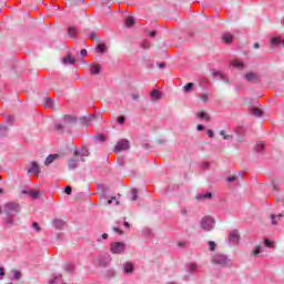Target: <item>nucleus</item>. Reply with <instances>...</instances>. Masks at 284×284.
Here are the masks:
<instances>
[{"instance_id": "6e6d98bb", "label": "nucleus", "mask_w": 284, "mask_h": 284, "mask_svg": "<svg viewBox=\"0 0 284 284\" xmlns=\"http://www.w3.org/2000/svg\"><path fill=\"white\" fill-rule=\"evenodd\" d=\"M97 139H98V141H100L101 143H104V141H105V135L100 134V135L97 136Z\"/></svg>"}, {"instance_id": "7ed1b4c3", "label": "nucleus", "mask_w": 284, "mask_h": 284, "mask_svg": "<svg viewBox=\"0 0 284 284\" xmlns=\"http://www.w3.org/2000/svg\"><path fill=\"white\" fill-rule=\"evenodd\" d=\"M111 253L112 254H125V243H123V242L111 243Z\"/></svg>"}, {"instance_id": "1a4fd4ad", "label": "nucleus", "mask_w": 284, "mask_h": 284, "mask_svg": "<svg viewBox=\"0 0 284 284\" xmlns=\"http://www.w3.org/2000/svg\"><path fill=\"white\" fill-rule=\"evenodd\" d=\"M241 241V234H239V230H233L229 234V242L232 243V245H239V242Z\"/></svg>"}, {"instance_id": "412c9836", "label": "nucleus", "mask_w": 284, "mask_h": 284, "mask_svg": "<svg viewBox=\"0 0 284 284\" xmlns=\"http://www.w3.org/2000/svg\"><path fill=\"white\" fill-rule=\"evenodd\" d=\"M90 72L91 74H94V75L101 74V65L94 64V63L90 64Z\"/></svg>"}, {"instance_id": "338daca9", "label": "nucleus", "mask_w": 284, "mask_h": 284, "mask_svg": "<svg viewBox=\"0 0 284 284\" xmlns=\"http://www.w3.org/2000/svg\"><path fill=\"white\" fill-rule=\"evenodd\" d=\"M202 168H203L204 170H207V168H210V163L203 162V163H202Z\"/></svg>"}, {"instance_id": "8fccbe9b", "label": "nucleus", "mask_w": 284, "mask_h": 284, "mask_svg": "<svg viewBox=\"0 0 284 284\" xmlns=\"http://www.w3.org/2000/svg\"><path fill=\"white\" fill-rule=\"evenodd\" d=\"M13 278H16V281H20V278H21V272H19V271H13Z\"/></svg>"}, {"instance_id": "bb28decb", "label": "nucleus", "mask_w": 284, "mask_h": 284, "mask_svg": "<svg viewBox=\"0 0 284 284\" xmlns=\"http://www.w3.org/2000/svg\"><path fill=\"white\" fill-rule=\"evenodd\" d=\"M54 130H55V132H58L59 134H63V132H65V124L55 122V123H54Z\"/></svg>"}, {"instance_id": "f704fd0d", "label": "nucleus", "mask_w": 284, "mask_h": 284, "mask_svg": "<svg viewBox=\"0 0 284 284\" xmlns=\"http://www.w3.org/2000/svg\"><path fill=\"white\" fill-rule=\"evenodd\" d=\"M3 136H8V126L0 125V139Z\"/></svg>"}, {"instance_id": "864d4df0", "label": "nucleus", "mask_w": 284, "mask_h": 284, "mask_svg": "<svg viewBox=\"0 0 284 284\" xmlns=\"http://www.w3.org/2000/svg\"><path fill=\"white\" fill-rule=\"evenodd\" d=\"M32 227L36 230V232H41V226H39V223L37 222H33Z\"/></svg>"}, {"instance_id": "69168bd1", "label": "nucleus", "mask_w": 284, "mask_h": 284, "mask_svg": "<svg viewBox=\"0 0 284 284\" xmlns=\"http://www.w3.org/2000/svg\"><path fill=\"white\" fill-rule=\"evenodd\" d=\"M181 215L182 216H187V209H182L181 210Z\"/></svg>"}, {"instance_id": "5fc2aeb1", "label": "nucleus", "mask_w": 284, "mask_h": 284, "mask_svg": "<svg viewBox=\"0 0 284 284\" xmlns=\"http://www.w3.org/2000/svg\"><path fill=\"white\" fill-rule=\"evenodd\" d=\"M272 225H278V222L276 221V214L271 215Z\"/></svg>"}, {"instance_id": "dca6fc26", "label": "nucleus", "mask_w": 284, "mask_h": 284, "mask_svg": "<svg viewBox=\"0 0 284 284\" xmlns=\"http://www.w3.org/2000/svg\"><path fill=\"white\" fill-rule=\"evenodd\" d=\"M22 194H28L31 199H39V196H41V193L38 190H23Z\"/></svg>"}, {"instance_id": "7c9ffc66", "label": "nucleus", "mask_w": 284, "mask_h": 284, "mask_svg": "<svg viewBox=\"0 0 284 284\" xmlns=\"http://www.w3.org/2000/svg\"><path fill=\"white\" fill-rule=\"evenodd\" d=\"M104 276L105 278H114V276H116V273L114 272V270H105Z\"/></svg>"}, {"instance_id": "6e6552de", "label": "nucleus", "mask_w": 284, "mask_h": 284, "mask_svg": "<svg viewBox=\"0 0 284 284\" xmlns=\"http://www.w3.org/2000/svg\"><path fill=\"white\" fill-rule=\"evenodd\" d=\"M62 123L64 124L65 128H71V125H75L77 116L70 115V114L63 115Z\"/></svg>"}, {"instance_id": "3c124183", "label": "nucleus", "mask_w": 284, "mask_h": 284, "mask_svg": "<svg viewBox=\"0 0 284 284\" xmlns=\"http://www.w3.org/2000/svg\"><path fill=\"white\" fill-rule=\"evenodd\" d=\"M209 247H210L211 252H214V250L216 247V243L214 241H210L209 242Z\"/></svg>"}, {"instance_id": "0eeeda50", "label": "nucleus", "mask_w": 284, "mask_h": 284, "mask_svg": "<svg viewBox=\"0 0 284 284\" xmlns=\"http://www.w3.org/2000/svg\"><path fill=\"white\" fill-rule=\"evenodd\" d=\"M244 79L248 83H258L261 81V75H258V73L256 72H247L246 74H244Z\"/></svg>"}, {"instance_id": "423d86ee", "label": "nucleus", "mask_w": 284, "mask_h": 284, "mask_svg": "<svg viewBox=\"0 0 284 284\" xmlns=\"http://www.w3.org/2000/svg\"><path fill=\"white\" fill-rule=\"evenodd\" d=\"M123 150H130V141L126 139L119 141L114 148V152H123Z\"/></svg>"}, {"instance_id": "6ab92c4d", "label": "nucleus", "mask_w": 284, "mask_h": 284, "mask_svg": "<svg viewBox=\"0 0 284 284\" xmlns=\"http://www.w3.org/2000/svg\"><path fill=\"white\" fill-rule=\"evenodd\" d=\"M185 270L189 274H194L195 272H197L199 265L195 263H190L186 265Z\"/></svg>"}, {"instance_id": "ea45409f", "label": "nucleus", "mask_w": 284, "mask_h": 284, "mask_svg": "<svg viewBox=\"0 0 284 284\" xmlns=\"http://www.w3.org/2000/svg\"><path fill=\"white\" fill-rule=\"evenodd\" d=\"M95 50L100 54H103V52H105V44H98Z\"/></svg>"}, {"instance_id": "2eb2a0df", "label": "nucleus", "mask_w": 284, "mask_h": 284, "mask_svg": "<svg viewBox=\"0 0 284 284\" xmlns=\"http://www.w3.org/2000/svg\"><path fill=\"white\" fill-rule=\"evenodd\" d=\"M52 225L55 227V230H63L65 227V221L61 219H54L52 221Z\"/></svg>"}, {"instance_id": "72a5a7b5", "label": "nucleus", "mask_w": 284, "mask_h": 284, "mask_svg": "<svg viewBox=\"0 0 284 284\" xmlns=\"http://www.w3.org/2000/svg\"><path fill=\"white\" fill-rule=\"evenodd\" d=\"M214 75L219 77L220 79H222V81H224L225 83H230V79L225 78V74H223L222 72L215 71Z\"/></svg>"}, {"instance_id": "9d476101", "label": "nucleus", "mask_w": 284, "mask_h": 284, "mask_svg": "<svg viewBox=\"0 0 284 284\" xmlns=\"http://www.w3.org/2000/svg\"><path fill=\"white\" fill-rule=\"evenodd\" d=\"M212 262L215 265H227V256L222 254L214 255Z\"/></svg>"}, {"instance_id": "774afa93", "label": "nucleus", "mask_w": 284, "mask_h": 284, "mask_svg": "<svg viewBox=\"0 0 284 284\" xmlns=\"http://www.w3.org/2000/svg\"><path fill=\"white\" fill-rule=\"evenodd\" d=\"M80 54H81V57H85V55L88 54V50L82 49V50L80 51Z\"/></svg>"}, {"instance_id": "f03ea898", "label": "nucleus", "mask_w": 284, "mask_h": 284, "mask_svg": "<svg viewBox=\"0 0 284 284\" xmlns=\"http://www.w3.org/2000/svg\"><path fill=\"white\" fill-rule=\"evenodd\" d=\"M97 265L100 267H108L110 265V262L112 261V256L110 254L104 253L97 257Z\"/></svg>"}, {"instance_id": "13d9d810", "label": "nucleus", "mask_w": 284, "mask_h": 284, "mask_svg": "<svg viewBox=\"0 0 284 284\" xmlns=\"http://www.w3.org/2000/svg\"><path fill=\"white\" fill-rule=\"evenodd\" d=\"M200 99L204 102L207 103V94L203 93L200 95Z\"/></svg>"}, {"instance_id": "a19ab883", "label": "nucleus", "mask_w": 284, "mask_h": 284, "mask_svg": "<svg viewBox=\"0 0 284 284\" xmlns=\"http://www.w3.org/2000/svg\"><path fill=\"white\" fill-rule=\"evenodd\" d=\"M151 43H150V41H148V40H144L143 42H142V44H141V47L143 48V50H150V48H151Z\"/></svg>"}, {"instance_id": "ddd939ff", "label": "nucleus", "mask_w": 284, "mask_h": 284, "mask_svg": "<svg viewBox=\"0 0 284 284\" xmlns=\"http://www.w3.org/2000/svg\"><path fill=\"white\" fill-rule=\"evenodd\" d=\"M95 116L94 115H89V116H82L80 118L81 125H85L87 128H90L92 125V122L94 121Z\"/></svg>"}, {"instance_id": "9b49d317", "label": "nucleus", "mask_w": 284, "mask_h": 284, "mask_svg": "<svg viewBox=\"0 0 284 284\" xmlns=\"http://www.w3.org/2000/svg\"><path fill=\"white\" fill-rule=\"evenodd\" d=\"M235 134L237 143H243V141H245V129H243V126H237L235 129Z\"/></svg>"}, {"instance_id": "39448f33", "label": "nucleus", "mask_w": 284, "mask_h": 284, "mask_svg": "<svg viewBox=\"0 0 284 284\" xmlns=\"http://www.w3.org/2000/svg\"><path fill=\"white\" fill-rule=\"evenodd\" d=\"M28 174H33L34 176H39L41 174V166L38 162H30L27 168Z\"/></svg>"}, {"instance_id": "aec40b11", "label": "nucleus", "mask_w": 284, "mask_h": 284, "mask_svg": "<svg viewBox=\"0 0 284 284\" xmlns=\"http://www.w3.org/2000/svg\"><path fill=\"white\" fill-rule=\"evenodd\" d=\"M250 113L253 115V116H257V118H261L263 116V110L256 108V106H251L250 108Z\"/></svg>"}, {"instance_id": "473e14b6", "label": "nucleus", "mask_w": 284, "mask_h": 284, "mask_svg": "<svg viewBox=\"0 0 284 284\" xmlns=\"http://www.w3.org/2000/svg\"><path fill=\"white\" fill-rule=\"evenodd\" d=\"M232 39H234V36H232V33H224L223 34L224 43H232Z\"/></svg>"}, {"instance_id": "5701e85b", "label": "nucleus", "mask_w": 284, "mask_h": 284, "mask_svg": "<svg viewBox=\"0 0 284 284\" xmlns=\"http://www.w3.org/2000/svg\"><path fill=\"white\" fill-rule=\"evenodd\" d=\"M261 254H263V246L261 245L255 246L251 252V256H255V257L261 256Z\"/></svg>"}, {"instance_id": "a18cd8bd", "label": "nucleus", "mask_w": 284, "mask_h": 284, "mask_svg": "<svg viewBox=\"0 0 284 284\" xmlns=\"http://www.w3.org/2000/svg\"><path fill=\"white\" fill-rule=\"evenodd\" d=\"M197 116L200 119H206V121H210V116L207 115V113H205L204 111H201Z\"/></svg>"}, {"instance_id": "4468645a", "label": "nucleus", "mask_w": 284, "mask_h": 284, "mask_svg": "<svg viewBox=\"0 0 284 284\" xmlns=\"http://www.w3.org/2000/svg\"><path fill=\"white\" fill-rule=\"evenodd\" d=\"M230 68H234L235 70H245V63L240 60H232Z\"/></svg>"}, {"instance_id": "f257e3e1", "label": "nucleus", "mask_w": 284, "mask_h": 284, "mask_svg": "<svg viewBox=\"0 0 284 284\" xmlns=\"http://www.w3.org/2000/svg\"><path fill=\"white\" fill-rule=\"evenodd\" d=\"M3 214L7 216H17L21 212V204L18 202H7L3 206Z\"/></svg>"}, {"instance_id": "052dcab7", "label": "nucleus", "mask_w": 284, "mask_h": 284, "mask_svg": "<svg viewBox=\"0 0 284 284\" xmlns=\"http://www.w3.org/2000/svg\"><path fill=\"white\" fill-rule=\"evenodd\" d=\"M89 39H92L93 41L97 39V32H91L90 34H89Z\"/></svg>"}, {"instance_id": "de8ad7c7", "label": "nucleus", "mask_w": 284, "mask_h": 284, "mask_svg": "<svg viewBox=\"0 0 284 284\" xmlns=\"http://www.w3.org/2000/svg\"><path fill=\"white\" fill-rule=\"evenodd\" d=\"M264 245L266 247H274V243H272V241H270L268 239H264Z\"/></svg>"}, {"instance_id": "58836bf2", "label": "nucleus", "mask_w": 284, "mask_h": 284, "mask_svg": "<svg viewBox=\"0 0 284 284\" xmlns=\"http://www.w3.org/2000/svg\"><path fill=\"white\" fill-rule=\"evenodd\" d=\"M14 216H7L6 219H4V223L7 224V225H14Z\"/></svg>"}, {"instance_id": "bf43d9fd", "label": "nucleus", "mask_w": 284, "mask_h": 284, "mask_svg": "<svg viewBox=\"0 0 284 284\" xmlns=\"http://www.w3.org/2000/svg\"><path fill=\"white\" fill-rule=\"evenodd\" d=\"M226 181L227 183H234V181H236V176H229Z\"/></svg>"}, {"instance_id": "37998d69", "label": "nucleus", "mask_w": 284, "mask_h": 284, "mask_svg": "<svg viewBox=\"0 0 284 284\" xmlns=\"http://www.w3.org/2000/svg\"><path fill=\"white\" fill-rule=\"evenodd\" d=\"M64 270L69 273L74 272V264H65Z\"/></svg>"}, {"instance_id": "20e7f679", "label": "nucleus", "mask_w": 284, "mask_h": 284, "mask_svg": "<svg viewBox=\"0 0 284 284\" xmlns=\"http://www.w3.org/2000/svg\"><path fill=\"white\" fill-rule=\"evenodd\" d=\"M201 227L204 229L205 232L214 230V219L211 216H204L201 221Z\"/></svg>"}, {"instance_id": "c03bdc74", "label": "nucleus", "mask_w": 284, "mask_h": 284, "mask_svg": "<svg viewBox=\"0 0 284 284\" xmlns=\"http://www.w3.org/2000/svg\"><path fill=\"white\" fill-rule=\"evenodd\" d=\"M131 193H132V201H136V199H139V190L132 189Z\"/></svg>"}, {"instance_id": "603ef678", "label": "nucleus", "mask_w": 284, "mask_h": 284, "mask_svg": "<svg viewBox=\"0 0 284 284\" xmlns=\"http://www.w3.org/2000/svg\"><path fill=\"white\" fill-rule=\"evenodd\" d=\"M118 123L119 125H123V123H125V115H121L118 118Z\"/></svg>"}, {"instance_id": "c85d7f7f", "label": "nucleus", "mask_w": 284, "mask_h": 284, "mask_svg": "<svg viewBox=\"0 0 284 284\" xmlns=\"http://www.w3.org/2000/svg\"><path fill=\"white\" fill-rule=\"evenodd\" d=\"M220 135L223 136L224 141H232L234 139V135L227 134L225 130L220 131Z\"/></svg>"}, {"instance_id": "b1692460", "label": "nucleus", "mask_w": 284, "mask_h": 284, "mask_svg": "<svg viewBox=\"0 0 284 284\" xmlns=\"http://www.w3.org/2000/svg\"><path fill=\"white\" fill-rule=\"evenodd\" d=\"M57 159H59V154H50L45 161H44V165H51V163H54V161H57Z\"/></svg>"}, {"instance_id": "09e8293b", "label": "nucleus", "mask_w": 284, "mask_h": 284, "mask_svg": "<svg viewBox=\"0 0 284 284\" xmlns=\"http://www.w3.org/2000/svg\"><path fill=\"white\" fill-rule=\"evenodd\" d=\"M114 202H115V205H119V201H116V197H111V200H108L105 205H112V203H114Z\"/></svg>"}, {"instance_id": "f8f14e48", "label": "nucleus", "mask_w": 284, "mask_h": 284, "mask_svg": "<svg viewBox=\"0 0 284 284\" xmlns=\"http://www.w3.org/2000/svg\"><path fill=\"white\" fill-rule=\"evenodd\" d=\"M122 270L124 274H133L134 273V263L125 262L122 264Z\"/></svg>"}, {"instance_id": "0e129e2a", "label": "nucleus", "mask_w": 284, "mask_h": 284, "mask_svg": "<svg viewBox=\"0 0 284 284\" xmlns=\"http://www.w3.org/2000/svg\"><path fill=\"white\" fill-rule=\"evenodd\" d=\"M113 231L116 232L118 234H123V231L116 226L113 227Z\"/></svg>"}, {"instance_id": "cd10ccee", "label": "nucleus", "mask_w": 284, "mask_h": 284, "mask_svg": "<svg viewBox=\"0 0 284 284\" xmlns=\"http://www.w3.org/2000/svg\"><path fill=\"white\" fill-rule=\"evenodd\" d=\"M159 99H161V91L159 90L151 91V100L159 101Z\"/></svg>"}, {"instance_id": "f3484780", "label": "nucleus", "mask_w": 284, "mask_h": 284, "mask_svg": "<svg viewBox=\"0 0 284 284\" xmlns=\"http://www.w3.org/2000/svg\"><path fill=\"white\" fill-rule=\"evenodd\" d=\"M69 170H77L79 168V159L72 158L68 161Z\"/></svg>"}, {"instance_id": "4be33fe9", "label": "nucleus", "mask_w": 284, "mask_h": 284, "mask_svg": "<svg viewBox=\"0 0 284 284\" xmlns=\"http://www.w3.org/2000/svg\"><path fill=\"white\" fill-rule=\"evenodd\" d=\"M210 199H212V192L200 193V194L196 195L197 201H207Z\"/></svg>"}, {"instance_id": "a878e982", "label": "nucleus", "mask_w": 284, "mask_h": 284, "mask_svg": "<svg viewBox=\"0 0 284 284\" xmlns=\"http://www.w3.org/2000/svg\"><path fill=\"white\" fill-rule=\"evenodd\" d=\"M135 23L134 17L128 16L124 20L125 28H132Z\"/></svg>"}, {"instance_id": "c756f323", "label": "nucleus", "mask_w": 284, "mask_h": 284, "mask_svg": "<svg viewBox=\"0 0 284 284\" xmlns=\"http://www.w3.org/2000/svg\"><path fill=\"white\" fill-rule=\"evenodd\" d=\"M265 150V144L257 142V144L255 145V152H257V154H263Z\"/></svg>"}, {"instance_id": "c9c22d12", "label": "nucleus", "mask_w": 284, "mask_h": 284, "mask_svg": "<svg viewBox=\"0 0 284 284\" xmlns=\"http://www.w3.org/2000/svg\"><path fill=\"white\" fill-rule=\"evenodd\" d=\"M59 281H61V274L54 275V277L50 280L48 284H59Z\"/></svg>"}, {"instance_id": "49530a36", "label": "nucleus", "mask_w": 284, "mask_h": 284, "mask_svg": "<svg viewBox=\"0 0 284 284\" xmlns=\"http://www.w3.org/2000/svg\"><path fill=\"white\" fill-rule=\"evenodd\" d=\"M6 123H9V125H12V123H14V115H8L6 119Z\"/></svg>"}, {"instance_id": "4d7b16f0", "label": "nucleus", "mask_w": 284, "mask_h": 284, "mask_svg": "<svg viewBox=\"0 0 284 284\" xmlns=\"http://www.w3.org/2000/svg\"><path fill=\"white\" fill-rule=\"evenodd\" d=\"M64 192H65L68 195L72 194V186H65V187H64Z\"/></svg>"}, {"instance_id": "e433bc0d", "label": "nucleus", "mask_w": 284, "mask_h": 284, "mask_svg": "<svg viewBox=\"0 0 284 284\" xmlns=\"http://www.w3.org/2000/svg\"><path fill=\"white\" fill-rule=\"evenodd\" d=\"M192 90H194V83L189 82L184 85V92H192Z\"/></svg>"}, {"instance_id": "e2e57ef3", "label": "nucleus", "mask_w": 284, "mask_h": 284, "mask_svg": "<svg viewBox=\"0 0 284 284\" xmlns=\"http://www.w3.org/2000/svg\"><path fill=\"white\" fill-rule=\"evenodd\" d=\"M196 130H197L199 132H203V130H205V126H204L203 124H199L197 128H196Z\"/></svg>"}, {"instance_id": "79ce46f5", "label": "nucleus", "mask_w": 284, "mask_h": 284, "mask_svg": "<svg viewBox=\"0 0 284 284\" xmlns=\"http://www.w3.org/2000/svg\"><path fill=\"white\" fill-rule=\"evenodd\" d=\"M142 234H143V236H153L151 229H143Z\"/></svg>"}, {"instance_id": "a211bd4d", "label": "nucleus", "mask_w": 284, "mask_h": 284, "mask_svg": "<svg viewBox=\"0 0 284 284\" xmlns=\"http://www.w3.org/2000/svg\"><path fill=\"white\" fill-rule=\"evenodd\" d=\"M74 156H90V152L84 146L73 152Z\"/></svg>"}, {"instance_id": "680f3d73", "label": "nucleus", "mask_w": 284, "mask_h": 284, "mask_svg": "<svg viewBox=\"0 0 284 284\" xmlns=\"http://www.w3.org/2000/svg\"><path fill=\"white\" fill-rule=\"evenodd\" d=\"M207 135L210 136V139H214V131L212 130H207Z\"/></svg>"}, {"instance_id": "393cba45", "label": "nucleus", "mask_w": 284, "mask_h": 284, "mask_svg": "<svg viewBox=\"0 0 284 284\" xmlns=\"http://www.w3.org/2000/svg\"><path fill=\"white\" fill-rule=\"evenodd\" d=\"M75 61L77 60L68 54L67 57L63 58L62 63H64V65H74Z\"/></svg>"}, {"instance_id": "4c0bfd02", "label": "nucleus", "mask_w": 284, "mask_h": 284, "mask_svg": "<svg viewBox=\"0 0 284 284\" xmlns=\"http://www.w3.org/2000/svg\"><path fill=\"white\" fill-rule=\"evenodd\" d=\"M45 108L53 109L54 108V101H52V99L48 98L45 100Z\"/></svg>"}, {"instance_id": "2f4dec72", "label": "nucleus", "mask_w": 284, "mask_h": 284, "mask_svg": "<svg viewBox=\"0 0 284 284\" xmlns=\"http://www.w3.org/2000/svg\"><path fill=\"white\" fill-rule=\"evenodd\" d=\"M68 34L71 39H77V29L74 27H69Z\"/></svg>"}]
</instances>
